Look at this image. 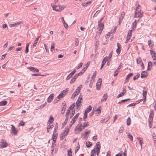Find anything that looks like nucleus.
<instances>
[{
    "mask_svg": "<svg viewBox=\"0 0 156 156\" xmlns=\"http://www.w3.org/2000/svg\"><path fill=\"white\" fill-rule=\"evenodd\" d=\"M141 7L140 5H138L136 8L134 14V17H135L141 18L143 16V14L141 12Z\"/></svg>",
    "mask_w": 156,
    "mask_h": 156,
    "instance_id": "1",
    "label": "nucleus"
},
{
    "mask_svg": "<svg viewBox=\"0 0 156 156\" xmlns=\"http://www.w3.org/2000/svg\"><path fill=\"white\" fill-rule=\"evenodd\" d=\"M98 27L97 29V33L101 34L104 27V24L102 23H98Z\"/></svg>",
    "mask_w": 156,
    "mask_h": 156,
    "instance_id": "2",
    "label": "nucleus"
},
{
    "mask_svg": "<svg viewBox=\"0 0 156 156\" xmlns=\"http://www.w3.org/2000/svg\"><path fill=\"white\" fill-rule=\"evenodd\" d=\"M51 6L52 7L53 10L57 11H60L62 10L64 8V7L63 5H56L55 6L52 5H51Z\"/></svg>",
    "mask_w": 156,
    "mask_h": 156,
    "instance_id": "3",
    "label": "nucleus"
},
{
    "mask_svg": "<svg viewBox=\"0 0 156 156\" xmlns=\"http://www.w3.org/2000/svg\"><path fill=\"white\" fill-rule=\"evenodd\" d=\"M95 148V150L96 149V153H97V155L98 156L101 149L100 143L99 142H98L96 144Z\"/></svg>",
    "mask_w": 156,
    "mask_h": 156,
    "instance_id": "4",
    "label": "nucleus"
},
{
    "mask_svg": "<svg viewBox=\"0 0 156 156\" xmlns=\"http://www.w3.org/2000/svg\"><path fill=\"white\" fill-rule=\"evenodd\" d=\"M69 132V129L68 128L65 129L63 133H61L60 136L61 140H62L63 138L66 136L68 134Z\"/></svg>",
    "mask_w": 156,
    "mask_h": 156,
    "instance_id": "5",
    "label": "nucleus"
},
{
    "mask_svg": "<svg viewBox=\"0 0 156 156\" xmlns=\"http://www.w3.org/2000/svg\"><path fill=\"white\" fill-rule=\"evenodd\" d=\"M68 91V90H64L62 91L60 94L58 96L57 98L60 99L64 97L67 93Z\"/></svg>",
    "mask_w": 156,
    "mask_h": 156,
    "instance_id": "6",
    "label": "nucleus"
},
{
    "mask_svg": "<svg viewBox=\"0 0 156 156\" xmlns=\"http://www.w3.org/2000/svg\"><path fill=\"white\" fill-rule=\"evenodd\" d=\"M89 125V123L88 122H84L83 123V125H80L79 126V131H81L83 129H84L85 127Z\"/></svg>",
    "mask_w": 156,
    "mask_h": 156,
    "instance_id": "7",
    "label": "nucleus"
},
{
    "mask_svg": "<svg viewBox=\"0 0 156 156\" xmlns=\"http://www.w3.org/2000/svg\"><path fill=\"white\" fill-rule=\"evenodd\" d=\"M126 89L125 88L123 87V90L122 92L120 93V94H119L117 96V98H119L120 97H122L124 95V94L126 93Z\"/></svg>",
    "mask_w": 156,
    "mask_h": 156,
    "instance_id": "8",
    "label": "nucleus"
},
{
    "mask_svg": "<svg viewBox=\"0 0 156 156\" xmlns=\"http://www.w3.org/2000/svg\"><path fill=\"white\" fill-rule=\"evenodd\" d=\"M87 64L84 65L83 66V69L81 71L80 73H79V76L81 75H82L85 72V71L87 69Z\"/></svg>",
    "mask_w": 156,
    "mask_h": 156,
    "instance_id": "9",
    "label": "nucleus"
},
{
    "mask_svg": "<svg viewBox=\"0 0 156 156\" xmlns=\"http://www.w3.org/2000/svg\"><path fill=\"white\" fill-rule=\"evenodd\" d=\"M22 22H17L16 23H13V24H11L9 25V26L10 27H17L18 26V25H20L21 24V23Z\"/></svg>",
    "mask_w": 156,
    "mask_h": 156,
    "instance_id": "10",
    "label": "nucleus"
},
{
    "mask_svg": "<svg viewBox=\"0 0 156 156\" xmlns=\"http://www.w3.org/2000/svg\"><path fill=\"white\" fill-rule=\"evenodd\" d=\"M27 68L30 69L31 71L33 72H39V70L35 68V67H27Z\"/></svg>",
    "mask_w": 156,
    "mask_h": 156,
    "instance_id": "11",
    "label": "nucleus"
},
{
    "mask_svg": "<svg viewBox=\"0 0 156 156\" xmlns=\"http://www.w3.org/2000/svg\"><path fill=\"white\" fill-rule=\"evenodd\" d=\"M54 96V94H51L49 96L48 98L47 99V102L48 103H50L51 102L53 99Z\"/></svg>",
    "mask_w": 156,
    "mask_h": 156,
    "instance_id": "12",
    "label": "nucleus"
},
{
    "mask_svg": "<svg viewBox=\"0 0 156 156\" xmlns=\"http://www.w3.org/2000/svg\"><path fill=\"white\" fill-rule=\"evenodd\" d=\"M7 146V144L6 142L3 141H1L0 142V147L1 148H3L6 147Z\"/></svg>",
    "mask_w": 156,
    "mask_h": 156,
    "instance_id": "13",
    "label": "nucleus"
},
{
    "mask_svg": "<svg viewBox=\"0 0 156 156\" xmlns=\"http://www.w3.org/2000/svg\"><path fill=\"white\" fill-rule=\"evenodd\" d=\"M62 105L63 106L62 107V110L61 112V114H63L64 113L65 111L66 108V103H63Z\"/></svg>",
    "mask_w": 156,
    "mask_h": 156,
    "instance_id": "14",
    "label": "nucleus"
},
{
    "mask_svg": "<svg viewBox=\"0 0 156 156\" xmlns=\"http://www.w3.org/2000/svg\"><path fill=\"white\" fill-rule=\"evenodd\" d=\"M147 91L143 90V98L144 100L143 103L144 104V102H146V96L147 94Z\"/></svg>",
    "mask_w": 156,
    "mask_h": 156,
    "instance_id": "15",
    "label": "nucleus"
},
{
    "mask_svg": "<svg viewBox=\"0 0 156 156\" xmlns=\"http://www.w3.org/2000/svg\"><path fill=\"white\" fill-rule=\"evenodd\" d=\"M57 134L55 133H53V134L52 136V139L53 140V144L55 143V142L56 141V139L57 138Z\"/></svg>",
    "mask_w": 156,
    "mask_h": 156,
    "instance_id": "16",
    "label": "nucleus"
},
{
    "mask_svg": "<svg viewBox=\"0 0 156 156\" xmlns=\"http://www.w3.org/2000/svg\"><path fill=\"white\" fill-rule=\"evenodd\" d=\"M125 15V13L124 12H122L121 13V16L119 17V24H120L122 22V21L124 18V17Z\"/></svg>",
    "mask_w": 156,
    "mask_h": 156,
    "instance_id": "17",
    "label": "nucleus"
},
{
    "mask_svg": "<svg viewBox=\"0 0 156 156\" xmlns=\"http://www.w3.org/2000/svg\"><path fill=\"white\" fill-rule=\"evenodd\" d=\"M12 126V128H11V131L12 133H13L14 134H17V131L16 129L15 126L12 125H11Z\"/></svg>",
    "mask_w": 156,
    "mask_h": 156,
    "instance_id": "18",
    "label": "nucleus"
},
{
    "mask_svg": "<svg viewBox=\"0 0 156 156\" xmlns=\"http://www.w3.org/2000/svg\"><path fill=\"white\" fill-rule=\"evenodd\" d=\"M108 98V94L107 93H105L104 94L101 100V102H103L106 100Z\"/></svg>",
    "mask_w": 156,
    "mask_h": 156,
    "instance_id": "19",
    "label": "nucleus"
},
{
    "mask_svg": "<svg viewBox=\"0 0 156 156\" xmlns=\"http://www.w3.org/2000/svg\"><path fill=\"white\" fill-rule=\"evenodd\" d=\"M91 1H88L86 2L83 3L81 5L83 7H87L90 5L91 3Z\"/></svg>",
    "mask_w": 156,
    "mask_h": 156,
    "instance_id": "20",
    "label": "nucleus"
},
{
    "mask_svg": "<svg viewBox=\"0 0 156 156\" xmlns=\"http://www.w3.org/2000/svg\"><path fill=\"white\" fill-rule=\"evenodd\" d=\"M78 76V74H76L75 76L72 78L71 79V80L70 81V83H73V82H74L76 79V78Z\"/></svg>",
    "mask_w": 156,
    "mask_h": 156,
    "instance_id": "21",
    "label": "nucleus"
},
{
    "mask_svg": "<svg viewBox=\"0 0 156 156\" xmlns=\"http://www.w3.org/2000/svg\"><path fill=\"white\" fill-rule=\"evenodd\" d=\"M78 90V89L77 88L75 92H74L73 93V94L72 96L71 97V98L72 99H73L75 97L76 95H78V93L77 92V90Z\"/></svg>",
    "mask_w": 156,
    "mask_h": 156,
    "instance_id": "22",
    "label": "nucleus"
},
{
    "mask_svg": "<svg viewBox=\"0 0 156 156\" xmlns=\"http://www.w3.org/2000/svg\"><path fill=\"white\" fill-rule=\"evenodd\" d=\"M147 76V73L145 71H142L141 74V77L144 78L146 77Z\"/></svg>",
    "mask_w": 156,
    "mask_h": 156,
    "instance_id": "23",
    "label": "nucleus"
},
{
    "mask_svg": "<svg viewBox=\"0 0 156 156\" xmlns=\"http://www.w3.org/2000/svg\"><path fill=\"white\" fill-rule=\"evenodd\" d=\"M152 67V62L151 61H149L148 62V70H150L151 69Z\"/></svg>",
    "mask_w": 156,
    "mask_h": 156,
    "instance_id": "24",
    "label": "nucleus"
},
{
    "mask_svg": "<svg viewBox=\"0 0 156 156\" xmlns=\"http://www.w3.org/2000/svg\"><path fill=\"white\" fill-rule=\"evenodd\" d=\"M82 96L80 94L79 97V108L80 107V106H81L80 103L82 102Z\"/></svg>",
    "mask_w": 156,
    "mask_h": 156,
    "instance_id": "25",
    "label": "nucleus"
},
{
    "mask_svg": "<svg viewBox=\"0 0 156 156\" xmlns=\"http://www.w3.org/2000/svg\"><path fill=\"white\" fill-rule=\"evenodd\" d=\"M133 75V73H130L129 74L127 75L126 78V82H127L129 79V78Z\"/></svg>",
    "mask_w": 156,
    "mask_h": 156,
    "instance_id": "26",
    "label": "nucleus"
},
{
    "mask_svg": "<svg viewBox=\"0 0 156 156\" xmlns=\"http://www.w3.org/2000/svg\"><path fill=\"white\" fill-rule=\"evenodd\" d=\"M90 154V156H94L96 154V150L95 148L91 150Z\"/></svg>",
    "mask_w": 156,
    "mask_h": 156,
    "instance_id": "27",
    "label": "nucleus"
},
{
    "mask_svg": "<svg viewBox=\"0 0 156 156\" xmlns=\"http://www.w3.org/2000/svg\"><path fill=\"white\" fill-rule=\"evenodd\" d=\"M40 37L38 36L37 38H36L35 41L33 45V47H35L36 46L37 44V43L38 41V40Z\"/></svg>",
    "mask_w": 156,
    "mask_h": 156,
    "instance_id": "28",
    "label": "nucleus"
},
{
    "mask_svg": "<svg viewBox=\"0 0 156 156\" xmlns=\"http://www.w3.org/2000/svg\"><path fill=\"white\" fill-rule=\"evenodd\" d=\"M101 107L100 106L96 110V114H97V113L98 114H100L101 113Z\"/></svg>",
    "mask_w": 156,
    "mask_h": 156,
    "instance_id": "29",
    "label": "nucleus"
},
{
    "mask_svg": "<svg viewBox=\"0 0 156 156\" xmlns=\"http://www.w3.org/2000/svg\"><path fill=\"white\" fill-rule=\"evenodd\" d=\"M92 109V107L90 105H89L88 106V107L87 108V109L85 111V113H89L90 111Z\"/></svg>",
    "mask_w": 156,
    "mask_h": 156,
    "instance_id": "30",
    "label": "nucleus"
},
{
    "mask_svg": "<svg viewBox=\"0 0 156 156\" xmlns=\"http://www.w3.org/2000/svg\"><path fill=\"white\" fill-rule=\"evenodd\" d=\"M78 117V114H77L73 118L72 121V123H74L75 121L76 120L77 118Z\"/></svg>",
    "mask_w": 156,
    "mask_h": 156,
    "instance_id": "31",
    "label": "nucleus"
},
{
    "mask_svg": "<svg viewBox=\"0 0 156 156\" xmlns=\"http://www.w3.org/2000/svg\"><path fill=\"white\" fill-rule=\"evenodd\" d=\"M92 145V143L90 141H87L86 143V145L87 147H90Z\"/></svg>",
    "mask_w": 156,
    "mask_h": 156,
    "instance_id": "32",
    "label": "nucleus"
},
{
    "mask_svg": "<svg viewBox=\"0 0 156 156\" xmlns=\"http://www.w3.org/2000/svg\"><path fill=\"white\" fill-rule=\"evenodd\" d=\"M127 136L131 140L133 141V136L130 133H128Z\"/></svg>",
    "mask_w": 156,
    "mask_h": 156,
    "instance_id": "33",
    "label": "nucleus"
},
{
    "mask_svg": "<svg viewBox=\"0 0 156 156\" xmlns=\"http://www.w3.org/2000/svg\"><path fill=\"white\" fill-rule=\"evenodd\" d=\"M7 102L6 101H2L0 102V106H3L6 105Z\"/></svg>",
    "mask_w": 156,
    "mask_h": 156,
    "instance_id": "34",
    "label": "nucleus"
},
{
    "mask_svg": "<svg viewBox=\"0 0 156 156\" xmlns=\"http://www.w3.org/2000/svg\"><path fill=\"white\" fill-rule=\"evenodd\" d=\"M131 121L130 117H129L126 121V124L127 126H129L131 124Z\"/></svg>",
    "mask_w": 156,
    "mask_h": 156,
    "instance_id": "35",
    "label": "nucleus"
},
{
    "mask_svg": "<svg viewBox=\"0 0 156 156\" xmlns=\"http://www.w3.org/2000/svg\"><path fill=\"white\" fill-rule=\"evenodd\" d=\"M137 139L139 140V142L141 146V148L142 147V144L143 143V139L140 137L137 138Z\"/></svg>",
    "mask_w": 156,
    "mask_h": 156,
    "instance_id": "36",
    "label": "nucleus"
},
{
    "mask_svg": "<svg viewBox=\"0 0 156 156\" xmlns=\"http://www.w3.org/2000/svg\"><path fill=\"white\" fill-rule=\"evenodd\" d=\"M152 120L148 119V125L149 126L150 128L152 127Z\"/></svg>",
    "mask_w": 156,
    "mask_h": 156,
    "instance_id": "37",
    "label": "nucleus"
},
{
    "mask_svg": "<svg viewBox=\"0 0 156 156\" xmlns=\"http://www.w3.org/2000/svg\"><path fill=\"white\" fill-rule=\"evenodd\" d=\"M130 99L129 98H128L127 99L123 100H122L120 101H119V102L118 103V104H120L122 102H124L126 101H128Z\"/></svg>",
    "mask_w": 156,
    "mask_h": 156,
    "instance_id": "38",
    "label": "nucleus"
},
{
    "mask_svg": "<svg viewBox=\"0 0 156 156\" xmlns=\"http://www.w3.org/2000/svg\"><path fill=\"white\" fill-rule=\"evenodd\" d=\"M148 45L150 48H152L153 46V44L151 43V40H149L148 41Z\"/></svg>",
    "mask_w": 156,
    "mask_h": 156,
    "instance_id": "39",
    "label": "nucleus"
},
{
    "mask_svg": "<svg viewBox=\"0 0 156 156\" xmlns=\"http://www.w3.org/2000/svg\"><path fill=\"white\" fill-rule=\"evenodd\" d=\"M54 46H55V43L53 42L51 44V51H52L53 50H54Z\"/></svg>",
    "mask_w": 156,
    "mask_h": 156,
    "instance_id": "40",
    "label": "nucleus"
},
{
    "mask_svg": "<svg viewBox=\"0 0 156 156\" xmlns=\"http://www.w3.org/2000/svg\"><path fill=\"white\" fill-rule=\"evenodd\" d=\"M75 106V103H73L72 105H71L69 107V108L68 109H69V110L73 108Z\"/></svg>",
    "mask_w": 156,
    "mask_h": 156,
    "instance_id": "41",
    "label": "nucleus"
},
{
    "mask_svg": "<svg viewBox=\"0 0 156 156\" xmlns=\"http://www.w3.org/2000/svg\"><path fill=\"white\" fill-rule=\"evenodd\" d=\"M101 84L99 83H96V86H97V89L98 90H99L100 89V88L101 87Z\"/></svg>",
    "mask_w": 156,
    "mask_h": 156,
    "instance_id": "42",
    "label": "nucleus"
},
{
    "mask_svg": "<svg viewBox=\"0 0 156 156\" xmlns=\"http://www.w3.org/2000/svg\"><path fill=\"white\" fill-rule=\"evenodd\" d=\"M54 119L52 116H50L48 121L50 122L51 123L53 122V121L54 120Z\"/></svg>",
    "mask_w": 156,
    "mask_h": 156,
    "instance_id": "43",
    "label": "nucleus"
},
{
    "mask_svg": "<svg viewBox=\"0 0 156 156\" xmlns=\"http://www.w3.org/2000/svg\"><path fill=\"white\" fill-rule=\"evenodd\" d=\"M112 33V31H110L109 32L108 34L105 36V38H108L110 36V34H111V33Z\"/></svg>",
    "mask_w": 156,
    "mask_h": 156,
    "instance_id": "44",
    "label": "nucleus"
},
{
    "mask_svg": "<svg viewBox=\"0 0 156 156\" xmlns=\"http://www.w3.org/2000/svg\"><path fill=\"white\" fill-rule=\"evenodd\" d=\"M153 115H154V114H152V113H150L148 119H150V120H153Z\"/></svg>",
    "mask_w": 156,
    "mask_h": 156,
    "instance_id": "45",
    "label": "nucleus"
},
{
    "mask_svg": "<svg viewBox=\"0 0 156 156\" xmlns=\"http://www.w3.org/2000/svg\"><path fill=\"white\" fill-rule=\"evenodd\" d=\"M72 153L71 151V150H69L68 151V155L67 156H72Z\"/></svg>",
    "mask_w": 156,
    "mask_h": 156,
    "instance_id": "46",
    "label": "nucleus"
},
{
    "mask_svg": "<svg viewBox=\"0 0 156 156\" xmlns=\"http://www.w3.org/2000/svg\"><path fill=\"white\" fill-rule=\"evenodd\" d=\"M140 76V74H137L136 75L133 77V80H135L136 79H137Z\"/></svg>",
    "mask_w": 156,
    "mask_h": 156,
    "instance_id": "47",
    "label": "nucleus"
},
{
    "mask_svg": "<svg viewBox=\"0 0 156 156\" xmlns=\"http://www.w3.org/2000/svg\"><path fill=\"white\" fill-rule=\"evenodd\" d=\"M70 110L69 109H68L66 114V117H69V116L70 113Z\"/></svg>",
    "mask_w": 156,
    "mask_h": 156,
    "instance_id": "48",
    "label": "nucleus"
},
{
    "mask_svg": "<svg viewBox=\"0 0 156 156\" xmlns=\"http://www.w3.org/2000/svg\"><path fill=\"white\" fill-rule=\"evenodd\" d=\"M51 126H50L49 125L48 126L47 130V132L48 133L49 131H51Z\"/></svg>",
    "mask_w": 156,
    "mask_h": 156,
    "instance_id": "49",
    "label": "nucleus"
},
{
    "mask_svg": "<svg viewBox=\"0 0 156 156\" xmlns=\"http://www.w3.org/2000/svg\"><path fill=\"white\" fill-rule=\"evenodd\" d=\"M137 63L138 64H139L140 62L141 61V59L140 57L137 58Z\"/></svg>",
    "mask_w": 156,
    "mask_h": 156,
    "instance_id": "50",
    "label": "nucleus"
},
{
    "mask_svg": "<svg viewBox=\"0 0 156 156\" xmlns=\"http://www.w3.org/2000/svg\"><path fill=\"white\" fill-rule=\"evenodd\" d=\"M106 63V62H104V61H103L102 62V64L101 66V67L100 68V69H101L104 66V65Z\"/></svg>",
    "mask_w": 156,
    "mask_h": 156,
    "instance_id": "51",
    "label": "nucleus"
},
{
    "mask_svg": "<svg viewBox=\"0 0 156 156\" xmlns=\"http://www.w3.org/2000/svg\"><path fill=\"white\" fill-rule=\"evenodd\" d=\"M87 113H85V112L84 113L83 119L84 120H85V119L87 118Z\"/></svg>",
    "mask_w": 156,
    "mask_h": 156,
    "instance_id": "52",
    "label": "nucleus"
},
{
    "mask_svg": "<svg viewBox=\"0 0 156 156\" xmlns=\"http://www.w3.org/2000/svg\"><path fill=\"white\" fill-rule=\"evenodd\" d=\"M123 154V152L121 151L118 154H116L115 156H122Z\"/></svg>",
    "mask_w": 156,
    "mask_h": 156,
    "instance_id": "53",
    "label": "nucleus"
},
{
    "mask_svg": "<svg viewBox=\"0 0 156 156\" xmlns=\"http://www.w3.org/2000/svg\"><path fill=\"white\" fill-rule=\"evenodd\" d=\"M119 72V70H118V69H116L115 71V73L114 74V76H115L118 75V72Z\"/></svg>",
    "mask_w": 156,
    "mask_h": 156,
    "instance_id": "54",
    "label": "nucleus"
},
{
    "mask_svg": "<svg viewBox=\"0 0 156 156\" xmlns=\"http://www.w3.org/2000/svg\"><path fill=\"white\" fill-rule=\"evenodd\" d=\"M151 54V55H156V53L154 51L150 50Z\"/></svg>",
    "mask_w": 156,
    "mask_h": 156,
    "instance_id": "55",
    "label": "nucleus"
},
{
    "mask_svg": "<svg viewBox=\"0 0 156 156\" xmlns=\"http://www.w3.org/2000/svg\"><path fill=\"white\" fill-rule=\"evenodd\" d=\"M132 32V30H129V31L128 33V35L130 36H131V34Z\"/></svg>",
    "mask_w": 156,
    "mask_h": 156,
    "instance_id": "56",
    "label": "nucleus"
},
{
    "mask_svg": "<svg viewBox=\"0 0 156 156\" xmlns=\"http://www.w3.org/2000/svg\"><path fill=\"white\" fill-rule=\"evenodd\" d=\"M136 104H135L134 103L131 104H130L129 105L127 106V107H129L130 106H135V105Z\"/></svg>",
    "mask_w": 156,
    "mask_h": 156,
    "instance_id": "57",
    "label": "nucleus"
},
{
    "mask_svg": "<svg viewBox=\"0 0 156 156\" xmlns=\"http://www.w3.org/2000/svg\"><path fill=\"white\" fill-rule=\"evenodd\" d=\"M97 139V135H95L94 136L93 138V140L94 141H95Z\"/></svg>",
    "mask_w": 156,
    "mask_h": 156,
    "instance_id": "58",
    "label": "nucleus"
},
{
    "mask_svg": "<svg viewBox=\"0 0 156 156\" xmlns=\"http://www.w3.org/2000/svg\"><path fill=\"white\" fill-rule=\"evenodd\" d=\"M19 125L21 126H23L24 125V122L23 121H21L20 122Z\"/></svg>",
    "mask_w": 156,
    "mask_h": 156,
    "instance_id": "59",
    "label": "nucleus"
},
{
    "mask_svg": "<svg viewBox=\"0 0 156 156\" xmlns=\"http://www.w3.org/2000/svg\"><path fill=\"white\" fill-rule=\"evenodd\" d=\"M76 72V70H74L72 72H71L69 74L71 75L72 76L73 74H74V73Z\"/></svg>",
    "mask_w": 156,
    "mask_h": 156,
    "instance_id": "60",
    "label": "nucleus"
},
{
    "mask_svg": "<svg viewBox=\"0 0 156 156\" xmlns=\"http://www.w3.org/2000/svg\"><path fill=\"white\" fill-rule=\"evenodd\" d=\"M76 72V70H74L72 72H71L69 74L71 75L72 76L73 74H74V73Z\"/></svg>",
    "mask_w": 156,
    "mask_h": 156,
    "instance_id": "61",
    "label": "nucleus"
},
{
    "mask_svg": "<svg viewBox=\"0 0 156 156\" xmlns=\"http://www.w3.org/2000/svg\"><path fill=\"white\" fill-rule=\"evenodd\" d=\"M121 49H117L116 50V52L117 54H119L120 52Z\"/></svg>",
    "mask_w": 156,
    "mask_h": 156,
    "instance_id": "62",
    "label": "nucleus"
},
{
    "mask_svg": "<svg viewBox=\"0 0 156 156\" xmlns=\"http://www.w3.org/2000/svg\"><path fill=\"white\" fill-rule=\"evenodd\" d=\"M108 60V57L107 56H106L104 58V59H103V61H104V62H106V61Z\"/></svg>",
    "mask_w": 156,
    "mask_h": 156,
    "instance_id": "63",
    "label": "nucleus"
},
{
    "mask_svg": "<svg viewBox=\"0 0 156 156\" xmlns=\"http://www.w3.org/2000/svg\"><path fill=\"white\" fill-rule=\"evenodd\" d=\"M64 26L66 28H67L68 27V24L65 22H64Z\"/></svg>",
    "mask_w": 156,
    "mask_h": 156,
    "instance_id": "64",
    "label": "nucleus"
}]
</instances>
